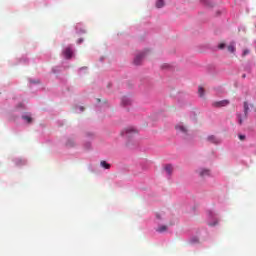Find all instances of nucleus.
I'll list each match as a JSON object with an SVG mask.
<instances>
[{"mask_svg": "<svg viewBox=\"0 0 256 256\" xmlns=\"http://www.w3.org/2000/svg\"><path fill=\"white\" fill-rule=\"evenodd\" d=\"M249 111H253L252 109H249V104L247 102L244 103V114H237V119H238V123L239 125H243V120L247 119V113H249Z\"/></svg>", "mask_w": 256, "mask_h": 256, "instance_id": "nucleus-1", "label": "nucleus"}, {"mask_svg": "<svg viewBox=\"0 0 256 256\" xmlns=\"http://www.w3.org/2000/svg\"><path fill=\"white\" fill-rule=\"evenodd\" d=\"M227 105H229V100H221L212 103V107H215L216 109L227 107Z\"/></svg>", "mask_w": 256, "mask_h": 256, "instance_id": "nucleus-2", "label": "nucleus"}, {"mask_svg": "<svg viewBox=\"0 0 256 256\" xmlns=\"http://www.w3.org/2000/svg\"><path fill=\"white\" fill-rule=\"evenodd\" d=\"M122 135H125L126 137H132L137 135V130H135L133 127H128L124 132H122Z\"/></svg>", "mask_w": 256, "mask_h": 256, "instance_id": "nucleus-3", "label": "nucleus"}, {"mask_svg": "<svg viewBox=\"0 0 256 256\" xmlns=\"http://www.w3.org/2000/svg\"><path fill=\"white\" fill-rule=\"evenodd\" d=\"M176 131H179V133L187 134V126L183 125L182 123L175 126Z\"/></svg>", "mask_w": 256, "mask_h": 256, "instance_id": "nucleus-4", "label": "nucleus"}, {"mask_svg": "<svg viewBox=\"0 0 256 256\" xmlns=\"http://www.w3.org/2000/svg\"><path fill=\"white\" fill-rule=\"evenodd\" d=\"M143 57H145L144 52L138 54L134 59V65H141V61H143Z\"/></svg>", "mask_w": 256, "mask_h": 256, "instance_id": "nucleus-5", "label": "nucleus"}, {"mask_svg": "<svg viewBox=\"0 0 256 256\" xmlns=\"http://www.w3.org/2000/svg\"><path fill=\"white\" fill-rule=\"evenodd\" d=\"M64 57H66V59H71V57H73V50H71L70 47H67L64 50Z\"/></svg>", "mask_w": 256, "mask_h": 256, "instance_id": "nucleus-6", "label": "nucleus"}, {"mask_svg": "<svg viewBox=\"0 0 256 256\" xmlns=\"http://www.w3.org/2000/svg\"><path fill=\"white\" fill-rule=\"evenodd\" d=\"M122 105L124 107H127L128 105H131V98L124 96L121 101Z\"/></svg>", "mask_w": 256, "mask_h": 256, "instance_id": "nucleus-7", "label": "nucleus"}, {"mask_svg": "<svg viewBox=\"0 0 256 256\" xmlns=\"http://www.w3.org/2000/svg\"><path fill=\"white\" fill-rule=\"evenodd\" d=\"M198 174L200 175V177H207V176H209V170H207V169H199L198 170Z\"/></svg>", "mask_w": 256, "mask_h": 256, "instance_id": "nucleus-8", "label": "nucleus"}, {"mask_svg": "<svg viewBox=\"0 0 256 256\" xmlns=\"http://www.w3.org/2000/svg\"><path fill=\"white\" fill-rule=\"evenodd\" d=\"M164 170L166 171L167 175H171V173H173V165L167 164V165L164 167Z\"/></svg>", "mask_w": 256, "mask_h": 256, "instance_id": "nucleus-9", "label": "nucleus"}, {"mask_svg": "<svg viewBox=\"0 0 256 256\" xmlns=\"http://www.w3.org/2000/svg\"><path fill=\"white\" fill-rule=\"evenodd\" d=\"M227 49H228V51H229L230 53H235V51H236L235 42H231V43L228 45Z\"/></svg>", "mask_w": 256, "mask_h": 256, "instance_id": "nucleus-10", "label": "nucleus"}, {"mask_svg": "<svg viewBox=\"0 0 256 256\" xmlns=\"http://www.w3.org/2000/svg\"><path fill=\"white\" fill-rule=\"evenodd\" d=\"M101 167L104 169H111V164L107 163V161L103 160L100 162Z\"/></svg>", "mask_w": 256, "mask_h": 256, "instance_id": "nucleus-11", "label": "nucleus"}, {"mask_svg": "<svg viewBox=\"0 0 256 256\" xmlns=\"http://www.w3.org/2000/svg\"><path fill=\"white\" fill-rule=\"evenodd\" d=\"M165 6V1L164 0H158L156 1V7L157 9H161V7Z\"/></svg>", "mask_w": 256, "mask_h": 256, "instance_id": "nucleus-12", "label": "nucleus"}, {"mask_svg": "<svg viewBox=\"0 0 256 256\" xmlns=\"http://www.w3.org/2000/svg\"><path fill=\"white\" fill-rule=\"evenodd\" d=\"M208 141H210V143H215V144L219 143V139H217L215 136H209Z\"/></svg>", "mask_w": 256, "mask_h": 256, "instance_id": "nucleus-13", "label": "nucleus"}, {"mask_svg": "<svg viewBox=\"0 0 256 256\" xmlns=\"http://www.w3.org/2000/svg\"><path fill=\"white\" fill-rule=\"evenodd\" d=\"M22 119H24V121H26V123H33V118H31V116L24 115V116H22Z\"/></svg>", "mask_w": 256, "mask_h": 256, "instance_id": "nucleus-14", "label": "nucleus"}, {"mask_svg": "<svg viewBox=\"0 0 256 256\" xmlns=\"http://www.w3.org/2000/svg\"><path fill=\"white\" fill-rule=\"evenodd\" d=\"M158 233H163L167 231V226L163 225L157 228Z\"/></svg>", "mask_w": 256, "mask_h": 256, "instance_id": "nucleus-15", "label": "nucleus"}, {"mask_svg": "<svg viewBox=\"0 0 256 256\" xmlns=\"http://www.w3.org/2000/svg\"><path fill=\"white\" fill-rule=\"evenodd\" d=\"M198 93L200 97H203L205 95V89L203 87L198 88Z\"/></svg>", "mask_w": 256, "mask_h": 256, "instance_id": "nucleus-16", "label": "nucleus"}, {"mask_svg": "<svg viewBox=\"0 0 256 256\" xmlns=\"http://www.w3.org/2000/svg\"><path fill=\"white\" fill-rule=\"evenodd\" d=\"M240 141H245V135L240 134L239 136Z\"/></svg>", "mask_w": 256, "mask_h": 256, "instance_id": "nucleus-17", "label": "nucleus"}, {"mask_svg": "<svg viewBox=\"0 0 256 256\" xmlns=\"http://www.w3.org/2000/svg\"><path fill=\"white\" fill-rule=\"evenodd\" d=\"M219 49H225V43H221V44H219Z\"/></svg>", "mask_w": 256, "mask_h": 256, "instance_id": "nucleus-18", "label": "nucleus"}, {"mask_svg": "<svg viewBox=\"0 0 256 256\" xmlns=\"http://www.w3.org/2000/svg\"><path fill=\"white\" fill-rule=\"evenodd\" d=\"M246 55H249V50H244L243 57H245Z\"/></svg>", "mask_w": 256, "mask_h": 256, "instance_id": "nucleus-19", "label": "nucleus"}, {"mask_svg": "<svg viewBox=\"0 0 256 256\" xmlns=\"http://www.w3.org/2000/svg\"><path fill=\"white\" fill-rule=\"evenodd\" d=\"M86 149H91V143L86 144Z\"/></svg>", "mask_w": 256, "mask_h": 256, "instance_id": "nucleus-20", "label": "nucleus"}, {"mask_svg": "<svg viewBox=\"0 0 256 256\" xmlns=\"http://www.w3.org/2000/svg\"><path fill=\"white\" fill-rule=\"evenodd\" d=\"M78 43H83V39H79V40H78Z\"/></svg>", "mask_w": 256, "mask_h": 256, "instance_id": "nucleus-21", "label": "nucleus"}, {"mask_svg": "<svg viewBox=\"0 0 256 256\" xmlns=\"http://www.w3.org/2000/svg\"><path fill=\"white\" fill-rule=\"evenodd\" d=\"M80 109H81V111H83L85 108L81 107Z\"/></svg>", "mask_w": 256, "mask_h": 256, "instance_id": "nucleus-22", "label": "nucleus"}, {"mask_svg": "<svg viewBox=\"0 0 256 256\" xmlns=\"http://www.w3.org/2000/svg\"><path fill=\"white\" fill-rule=\"evenodd\" d=\"M242 77H243V79H245V75H243Z\"/></svg>", "mask_w": 256, "mask_h": 256, "instance_id": "nucleus-23", "label": "nucleus"}, {"mask_svg": "<svg viewBox=\"0 0 256 256\" xmlns=\"http://www.w3.org/2000/svg\"><path fill=\"white\" fill-rule=\"evenodd\" d=\"M157 218L160 219L159 215H157Z\"/></svg>", "mask_w": 256, "mask_h": 256, "instance_id": "nucleus-24", "label": "nucleus"}]
</instances>
